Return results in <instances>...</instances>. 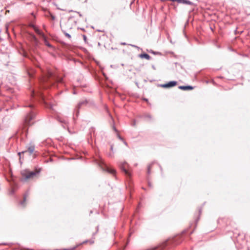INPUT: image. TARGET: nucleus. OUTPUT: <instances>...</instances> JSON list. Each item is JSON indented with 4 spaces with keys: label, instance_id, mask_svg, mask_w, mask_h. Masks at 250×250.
Returning a JSON list of instances; mask_svg holds the SVG:
<instances>
[{
    "label": "nucleus",
    "instance_id": "f257e3e1",
    "mask_svg": "<svg viewBox=\"0 0 250 250\" xmlns=\"http://www.w3.org/2000/svg\"><path fill=\"white\" fill-rule=\"evenodd\" d=\"M40 172V170H36L34 171H30L28 170H23L21 172V181L23 182H26L29 179L33 178L34 176Z\"/></svg>",
    "mask_w": 250,
    "mask_h": 250
},
{
    "label": "nucleus",
    "instance_id": "f03ea898",
    "mask_svg": "<svg viewBox=\"0 0 250 250\" xmlns=\"http://www.w3.org/2000/svg\"><path fill=\"white\" fill-rule=\"evenodd\" d=\"M35 117V113L33 111L30 112L25 117V123L26 124L30 125L32 123V121L34 119Z\"/></svg>",
    "mask_w": 250,
    "mask_h": 250
},
{
    "label": "nucleus",
    "instance_id": "7ed1b4c3",
    "mask_svg": "<svg viewBox=\"0 0 250 250\" xmlns=\"http://www.w3.org/2000/svg\"><path fill=\"white\" fill-rule=\"evenodd\" d=\"M88 104V101L86 100H83L80 101L77 106L76 107V115L77 116H78L79 113V110L83 106H86Z\"/></svg>",
    "mask_w": 250,
    "mask_h": 250
},
{
    "label": "nucleus",
    "instance_id": "20e7f679",
    "mask_svg": "<svg viewBox=\"0 0 250 250\" xmlns=\"http://www.w3.org/2000/svg\"><path fill=\"white\" fill-rule=\"evenodd\" d=\"M174 2H177L178 3H182L184 4H187L190 5H193V2L189 0H175Z\"/></svg>",
    "mask_w": 250,
    "mask_h": 250
},
{
    "label": "nucleus",
    "instance_id": "39448f33",
    "mask_svg": "<svg viewBox=\"0 0 250 250\" xmlns=\"http://www.w3.org/2000/svg\"><path fill=\"white\" fill-rule=\"evenodd\" d=\"M127 165V163L125 162H124L123 163L121 166L120 168L121 169L125 172V174L127 176H130L129 172L127 170L126 168V166Z\"/></svg>",
    "mask_w": 250,
    "mask_h": 250
},
{
    "label": "nucleus",
    "instance_id": "423d86ee",
    "mask_svg": "<svg viewBox=\"0 0 250 250\" xmlns=\"http://www.w3.org/2000/svg\"><path fill=\"white\" fill-rule=\"evenodd\" d=\"M176 84H177V82L170 81L167 83L162 85V86L163 87H165V88L170 87H172V86L176 85Z\"/></svg>",
    "mask_w": 250,
    "mask_h": 250
},
{
    "label": "nucleus",
    "instance_id": "0eeeda50",
    "mask_svg": "<svg viewBox=\"0 0 250 250\" xmlns=\"http://www.w3.org/2000/svg\"><path fill=\"white\" fill-rule=\"evenodd\" d=\"M180 89L183 90H192L193 89V87L191 86H179L178 87Z\"/></svg>",
    "mask_w": 250,
    "mask_h": 250
},
{
    "label": "nucleus",
    "instance_id": "6e6552de",
    "mask_svg": "<svg viewBox=\"0 0 250 250\" xmlns=\"http://www.w3.org/2000/svg\"><path fill=\"white\" fill-rule=\"evenodd\" d=\"M139 57L141 58H145L147 60H150L151 58L150 56L146 53L140 54Z\"/></svg>",
    "mask_w": 250,
    "mask_h": 250
},
{
    "label": "nucleus",
    "instance_id": "1a4fd4ad",
    "mask_svg": "<svg viewBox=\"0 0 250 250\" xmlns=\"http://www.w3.org/2000/svg\"><path fill=\"white\" fill-rule=\"evenodd\" d=\"M29 26L33 29H34V31L37 32V31H41L40 29H38V28L33 23H29Z\"/></svg>",
    "mask_w": 250,
    "mask_h": 250
},
{
    "label": "nucleus",
    "instance_id": "9d476101",
    "mask_svg": "<svg viewBox=\"0 0 250 250\" xmlns=\"http://www.w3.org/2000/svg\"><path fill=\"white\" fill-rule=\"evenodd\" d=\"M35 150V146H29L28 148V151L29 152V153L30 154H31L32 153H33V152H34Z\"/></svg>",
    "mask_w": 250,
    "mask_h": 250
},
{
    "label": "nucleus",
    "instance_id": "9b49d317",
    "mask_svg": "<svg viewBox=\"0 0 250 250\" xmlns=\"http://www.w3.org/2000/svg\"><path fill=\"white\" fill-rule=\"evenodd\" d=\"M107 170L108 172H109L110 173H112L113 174L115 173V170L113 169H110V168H108Z\"/></svg>",
    "mask_w": 250,
    "mask_h": 250
},
{
    "label": "nucleus",
    "instance_id": "f8f14e48",
    "mask_svg": "<svg viewBox=\"0 0 250 250\" xmlns=\"http://www.w3.org/2000/svg\"><path fill=\"white\" fill-rule=\"evenodd\" d=\"M27 196H28V193H26V194H25V195H24V200H23V201H22V202H21V205L24 206V205H23L24 203V202L25 201V200H26V197H27Z\"/></svg>",
    "mask_w": 250,
    "mask_h": 250
},
{
    "label": "nucleus",
    "instance_id": "ddd939ff",
    "mask_svg": "<svg viewBox=\"0 0 250 250\" xmlns=\"http://www.w3.org/2000/svg\"><path fill=\"white\" fill-rule=\"evenodd\" d=\"M70 24H70V22H69V21L67 22V25L68 27V28L67 29V30H70V29H72V28L71 27H70Z\"/></svg>",
    "mask_w": 250,
    "mask_h": 250
},
{
    "label": "nucleus",
    "instance_id": "4468645a",
    "mask_svg": "<svg viewBox=\"0 0 250 250\" xmlns=\"http://www.w3.org/2000/svg\"><path fill=\"white\" fill-rule=\"evenodd\" d=\"M64 34H65V36L66 37H67L68 38H69V39H70V38H71V36H70V34H68V33H67V32H64Z\"/></svg>",
    "mask_w": 250,
    "mask_h": 250
},
{
    "label": "nucleus",
    "instance_id": "2eb2a0df",
    "mask_svg": "<svg viewBox=\"0 0 250 250\" xmlns=\"http://www.w3.org/2000/svg\"><path fill=\"white\" fill-rule=\"evenodd\" d=\"M44 41H45V44L46 45L49 46V47L51 46V45L50 44V43L46 40H45Z\"/></svg>",
    "mask_w": 250,
    "mask_h": 250
},
{
    "label": "nucleus",
    "instance_id": "dca6fc26",
    "mask_svg": "<svg viewBox=\"0 0 250 250\" xmlns=\"http://www.w3.org/2000/svg\"><path fill=\"white\" fill-rule=\"evenodd\" d=\"M160 0L162 2H164V1H170L174 2L175 0Z\"/></svg>",
    "mask_w": 250,
    "mask_h": 250
},
{
    "label": "nucleus",
    "instance_id": "f3484780",
    "mask_svg": "<svg viewBox=\"0 0 250 250\" xmlns=\"http://www.w3.org/2000/svg\"><path fill=\"white\" fill-rule=\"evenodd\" d=\"M117 136H118V138H119L120 140H122V141H123V140H123V138L121 136H120V135H119L118 133H117Z\"/></svg>",
    "mask_w": 250,
    "mask_h": 250
},
{
    "label": "nucleus",
    "instance_id": "a211bd4d",
    "mask_svg": "<svg viewBox=\"0 0 250 250\" xmlns=\"http://www.w3.org/2000/svg\"><path fill=\"white\" fill-rule=\"evenodd\" d=\"M147 173L149 174L150 173V166H148L147 168Z\"/></svg>",
    "mask_w": 250,
    "mask_h": 250
},
{
    "label": "nucleus",
    "instance_id": "6ab92c4d",
    "mask_svg": "<svg viewBox=\"0 0 250 250\" xmlns=\"http://www.w3.org/2000/svg\"><path fill=\"white\" fill-rule=\"evenodd\" d=\"M83 40H84V42H86V36L84 35H83Z\"/></svg>",
    "mask_w": 250,
    "mask_h": 250
},
{
    "label": "nucleus",
    "instance_id": "aec40b11",
    "mask_svg": "<svg viewBox=\"0 0 250 250\" xmlns=\"http://www.w3.org/2000/svg\"><path fill=\"white\" fill-rule=\"evenodd\" d=\"M55 17L54 15H51V19L52 20H54L55 19Z\"/></svg>",
    "mask_w": 250,
    "mask_h": 250
},
{
    "label": "nucleus",
    "instance_id": "412c9836",
    "mask_svg": "<svg viewBox=\"0 0 250 250\" xmlns=\"http://www.w3.org/2000/svg\"><path fill=\"white\" fill-rule=\"evenodd\" d=\"M5 29H6L5 31H8V25H5Z\"/></svg>",
    "mask_w": 250,
    "mask_h": 250
},
{
    "label": "nucleus",
    "instance_id": "4be33fe9",
    "mask_svg": "<svg viewBox=\"0 0 250 250\" xmlns=\"http://www.w3.org/2000/svg\"><path fill=\"white\" fill-rule=\"evenodd\" d=\"M110 150L111 151H113V145H111V146H110Z\"/></svg>",
    "mask_w": 250,
    "mask_h": 250
},
{
    "label": "nucleus",
    "instance_id": "5701e85b",
    "mask_svg": "<svg viewBox=\"0 0 250 250\" xmlns=\"http://www.w3.org/2000/svg\"><path fill=\"white\" fill-rule=\"evenodd\" d=\"M113 129L115 132H118V130L114 126H113Z\"/></svg>",
    "mask_w": 250,
    "mask_h": 250
},
{
    "label": "nucleus",
    "instance_id": "b1692460",
    "mask_svg": "<svg viewBox=\"0 0 250 250\" xmlns=\"http://www.w3.org/2000/svg\"><path fill=\"white\" fill-rule=\"evenodd\" d=\"M123 142H124V144L126 146H128V145H127V143H126L125 141L124 140H123Z\"/></svg>",
    "mask_w": 250,
    "mask_h": 250
},
{
    "label": "nucleus",
    "instance_id": "393cba45",
    "mask_svg": "<svg viewBox=\"0 0 250 250\" xmlns=\"http://www.w3.org/2000/svg\"><path fill=\"white\" fill-rule=\"evenodd\" d=\"M27 151H22V152H19V155H20L21 154V153H24V152H26Z\"/></svg>",
    "mask_w": 250,
    "mask_h": 250
},
{
    "label": "nucleus",
    "instance_id": "a878e982",
    "mask_svg": "<svg viewBox=\"0 0 250 250\" xmlns=\"http://www.w3.org/2000/svg\"><path fill=\"white\" fill-rule=\"evenodd\" d=\"M121 44H122V45H126V43L125 42H122L121 43Z\"/></svg>",
    "mask_w": 250,
    "mask_h": 250
},
{
    "label": "nucleus",
    "instance_id": "bb28decb",
    "mask_svg": "<svg viewBox=\"0 0 250 250\" xmlns=\"http://www.w3.org/2000/svg\"><path fill=\"white\" fill-rule=\"evenodd\" d=\"M95 31L99 32V31H103V30H100V29H97V30H96Z\"/></svg>",
    "mask_w": 250,
    "mask_h": 250
},
{
    "label": "nucleus",
    "instance_id": "cd10ccee",
    "mask_svg": "<svg viewBox=\"0 0 250 250\" xmlns=\"http://www.w3.org/2000/svg\"><path fill=\"white\" fill-rule=\"evenodd\" d=\"M40 96L42 97V98L43 99V96L42 95V94L40 93Z\"/></svg>",
    "mask_w": 250,
    "mask_h": 250
},
{
    "label": "nucleus",
    "instance_id": "c85d7f7f",
    "mask_svg": "<svg viewBox=\"0 0 250 250\" xmlns=\"http://www.w3.org/2000/svg\"><path fill=\"white\" fill-rule=\"evenodd\" d=\"M146 117H147V118H151V117H150V116L149 115H146Z\"/></svg>",
    "mask_w": 250,
    "mask_h": 250
},
{
    "label": "nucleus",
    "instance_id": "c756f323",
    "mask_svg": "<svg viewBox=\"0 0 250 250\" xmlns=\"http://www.w3.org/2000/svg\"><path fill=\"white\" fill-rule=\"evenodd\" d=\"M6 34H7V36H9V34L8 33L9 32H4Z\"/></svg>",
    "mask_w": 250,
    "mask_h": 250
},
{
    "label": "nucleus",
    "instance_id": "7c9ffc66",
    "mask_svg": "<svg viewBox=\"0 0 250 250\" xmlns=\"http://www.w3.org/2000/svg\"><path fill=\"white\" fill-rule=\"evenodd\" d=\"M34 92L33 91L32 92V96H34Z\"/></svg>",
    "mask_w": 250,
    "mask_h": 250
},
{
    "label": "nucleus",
    "instance_id": "2f4dec72",
    "mask_svg": "<svg viewBox=\"0 0 250 250\" xmlns=\"http://www.w3.org/2000/svg\"><path fill=\"white\" fill-rule=\"evenodd\" d=\"M28 106L30 107H32L33 105H31V104H30V105H28Z\"/></svg>",
    "mask_w": 250,
    "mask_h": 250
},
{
    "label": "nucleus",
    "instance_id": "473e14b6",
    "mask_svg": "<svg viewBox=\"0 0 250 250\" xmlns=\"http://www.w3.org/2000/svg\"><path fill=\"white\" fill-rule=\"evenodd\" d=\"M133 47H137L136 45H131Z\"/></svg>",
    "mask_w": 250,
    "mask_h": 250
},
{
    "label": "nucleus",
    "instance_id": "72a5a7b5",
    "mask_svg": "<svg viewBox=\"0 0 250 250\" xmlns=\"http://www.w3.org/2000/svg\"><path fill=\"white\" fill-rule=\"evenodd\" d=\"M32 15L34 18H35V16L34 15L33 13H32Z\"/></svg>",
    "mask_w": 250,
    "mask_h": 250
},
{
    "label": "nucleus",
    "instance_id": "f704fd0d",
    "mask_svg": "<svg viewBox=\"0 0 250 250\" xmlns=\"http://www.w3.org/2000/svg\"><path fill=\"white\" fill-rule=\"evenodd\" d=\"M234 31H235V32L237 31V28H236L234 30Z\"/></svg>",
    "mask_w": 250,
    "mask_h": 250
},
{
    "label": "nucleus",
    "instance_id": "c9c22d12",
    "mask_svg": "<svg viewBox=\"0 0 250 250\" xmlns=\"http://www.w3.org/2000/svg\"><path fill=\"white\" fill-rule=\"evenodd\" d=\"M62 32L66 31V30H63V29H62Z\"/></svg>",
    "mask_w": 250,
    "mask_h": 250
},
{
    "label": "nucleus",
    "instance_id": "e433bc0d",
    "mask_svg": "<svg viewBox=\"0 0 250 250\" xmlns=\"http://www.w3.org/2000/svg\"><path fill=\"white\" fill-rule=\"evenodd\" d=\"M90 243H91V244H92V243H93V242H93V241H90Z\"/></svg>",
    "mask_w": 250,
    "mask_h": 250
},
{
    "label": "nucleus",
    "instance_id": "4c0bfd02",
    "mask_svg": "<svg viewBox=\"0 0 250 250\" xmlns=\"http://www.w3.org/2000/svg\"><path fill=\"white\" fill-rule=\"evenodd\" d=\"M39 33H40V35H42V34L43 33V32H38Z\"/></svg>",
    "mask_w": 250,
    "mask_h": 250
},
{
    "label": "nucleus",
    "instance_id": "58836bf2",
    "mask_svg": "<svg viewBox=\"0 0 250 250\" xmlns=\"http://www.w3.org/2000/svg\"><path fill=\"white\" fill-rule=\"evenodd\" d=\"M81 30H83V31H85L83 28H81Z\"/></svg>",
    "mask_w": 250,
    "mask_h": 250
},
{
    "label": "nucleus",
    "instance_id": "ea45409f",
    "mask_svg": "<svg viewBox=\"0 0 250 250\" xmlns=\"http://www.w3.org/2000/svg\"><path fill=\"white\" fill-rule=\"evenodd\" d=\"M239 32H235V35L237 34V33H239Z\"/></svg>",
    "mask_w": 250,
    "mask_h": 250
},
{
    "label": "nucleus",
    "instance_id": "a19ab883",
    "mask_svg": "<svg viewBox=\"0 0 250 250\" xmlns=\"http://www.w3.org/2000/svg\"><path fill=\"white\" fill-rule=\"evenodd\" d=\"M87 242V241H85V242H83V243H86Z\"/></svg>",
    "mask_w": 250,
    "mask_h": 250
}]
</instances>
